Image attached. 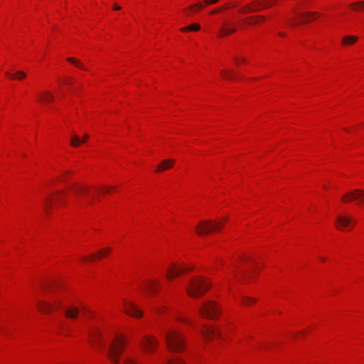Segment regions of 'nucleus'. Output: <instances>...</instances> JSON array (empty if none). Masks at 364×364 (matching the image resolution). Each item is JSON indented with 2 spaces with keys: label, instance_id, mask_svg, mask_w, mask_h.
Segmentation results:
<instances>
[{
  "label": "nucleus",
  "instance_id": "obj_1",
  "mask_svg": "<svg viewBox=\"0 0 364 364\" xmlns=\"http://www.w3.org/2000/svg\"><path fill=\"white\" fill-rule=\"evenodd\" d=\"M210 287L211 284L206 278L197 277L189 282L186 292L190 296L197 298L203 296Z\"/></svg>",
  "mask_w": 364,
  "mask_h": 364
},
{
  "label": "nucleus",
  "instance_id": "obj_2",
  "mask_svg": "<svg viewBox=\"0 0 364 364\" xmlns=\"http://www.w3.org/2000/svg\"><path fill=\"white\" fill-rule=\"evenodd\" d=\"M167 347L171 352H182L185 347L183 335L176 331L170 330L164 333Z\"/></svg>",
  "mask_w": 364,
  "mask_h": 364
},
{
  "label": "nucleus",
  "instance_id": "obj_3",
  "mask_svg": "<svg viewBox=\"0 0 364 364\" xmlns=\"http://www.w3.org/2000/svg\"><path fill=\"white\" fill-rule=\"evenodd\" d=\"M124 342L122 336H117L107 348V356L115 364H119V355L124 348Z\"/></svg>",
  "mask_w": 364,
  "mask_h": 364
},
{
  "label": "nucleus",
  "instance_id": "obj_4",
  "mask_svg": "<svg viewBox=\"0 0 364 364\" xmlns=\"http://www.w3.org/2000/svg\"><path fill=\"white\" fill-rule=\"evenodd\" d=\"M221 222L213 223L210 220H202L196 228V232L202 236L208 234L211 231H218L222 228Z\"/></svg>",
  "mask_w": 364,
  "mask_h": 364
},
{
  "label": "nucleus",
  "instance_id": "obj_5",
  "mask_svg": "<svg viewBox=\"0 0 364 364\" xmlns=\"http://www.w3.org/2000/svg\"><path fill=\"white\" fill-rule=\"evenodd\" d=\"M38 309L45 314H50L53 309H63V302L60 300L55 299L52 304L45 301H37Z\"/></svg>",
  "mask_w": 364,
  "mask_h": 364
},
{
  "label": "nucleus",
  "instance_id": "obj_6",
  "mask_svg": "<svg viewBox=\"0 0 364 364\" xmlns=\"http://www.w3.org/2000/svg\"><path fill=\"white\" fill-rule=\"evenodd\" d=\"M341 200L346 203L355 200L358 205H361L364 203V190L355 189L348 192L341 197Z\"/></svg>",
  "mask_w": 364,
  "mask_h": 364
},
{
  "label": "nucleus",
  "instance_id": "obj_7",
  "mask_svg": "<svg viewBox=\"0 0 364 364\" xmlns=\"http://www.w3.org/2000/svg\"><path fill=\"white\" fill-rule=\"evenodd\" d=\"M200 314L210 318H215L218 314L219 308L213 301L204 303L199 309Z\"/></svg>",
  "mask_w": 364,
  "mask_h": 364
},
{
  "label": "nucleus",
  "instance_id": "obj_8",
  "mask_svg": "<svg viewBox=\"0 0 364 364\" xmlns=\"http://www.w3.org/2000/svg\"><path fill=\"white\" fill-rule=\"evenodd\" d=\"M273 1L270 0L264 1V2H257V6H254L256 3L252 2L249 4L244 7L239 9L240 13H252L260 11L262 9H265L271 6L273 4Z\"/></svg>",
  "mask_w": 364,
  "mask_h": 364
},
{
  "label": "nucleus",
  "instance_id": "obj_9",
  "mask_svg": "<svg viewBox=\"0 0 364 364\" xmlns=\"http://www.w3.org/2000/svg\"><path fill=\"white\" fill-rule=\"evenodd\" d=\"M140 344L147 353H151L157 348L158 341L155 337L146 335L142 338Z\"/></svg>",
  "mask_w": 364,
  "mask_h": 364
},
{
  "label": "nucleus",
  "instance_id": "obj_10",
  "mask_svg": "<svg viewBox=\"0 0 364 364\" xmlns=\"http://www.w3.org/2000/svg\"><path fill=\"white\" fill-rule=\"evenodd\" d=\"M90 337V342L93 346H102V334L99 329L95 327H92L88 332Z\"/></svg>",
  "mask_w": 364,
  "mask_h": 364
},
{
  "label": "nucleus",
  "instance_id": "obj_11",
  "mask_svg": "<svg viewBox=\"0 0 364 364\" xmlns=\"http://www.w3.org/2000/svg\"><path fill=\"white\" fill-rule=\"evenodd\" d=\"M220 77L226 80L233 81L235 80L240 77V73L231 68H224L220 70Z\"/></svg>",
  "mask_w": 364,
  "mask_h": 364
},
{
  "label": "nucleus",
  "instance_id": "obj_12",
  "mask_svg": "<svg viewBox=\"0 0 364 364\" xmlns=\"http://www.w3.org/2000/svg\"><path fill=\"white\" fill-rule=\"evenodd\" d=\"M124 311L127 314L136 318L141 317L143 315L142 311L140 310L134 304L129 301L125 303Z\"/></svg>",
  "mask_w": 364,
  "mask_h": 364
},
{
  "label": "nucleus",
  "instance_id": "obj_13",
  "mask_svg": "<svg viewBox=\"0 0 364 364\" xmlns=\"http://www.w3.org/2000/svg\"><path fill=\"white\" fill-rule=\"evenodd\" d=\"M188 269H189L186 267H180L176 264H173L171 267L168 268L166 277L168 279L171 280L175 277L179 275L183 272L188 271Z\"/></svg>",
  "mask_w": 364,
  "mask_h": 364
},
{
  "label": "nucleus",
  "instance_id": "obj_14",
  "mask_svg": "<svg viewBox=\"0 0 364 364\" xmlns=\"http://www.w3.org/2000/svg\"><path fill=\"white\" fill-rule=\"evenodd\" d=\"M63 196H64V193H63V192H58V193H56V196H55V198L53 196H47L44 198L43 208H44L45 211L47 213H48L49 209L52 206L53 200H61L63 199Z\"/></svg>",
  "mask_w": 364,
  "mask_h": 364
},
{
  "label": "nucleus",
  "instance_id": "obj_15",
  "mask_svg": "<svg viewBox=\"0 0 364 364\" xmlns=\"http://www.w3.org/2000/svg\"><path fill=\"white\" fill-rule=\"evenodd\" d=\"M201 333L206 340H211L213 337L220 335V332L213 326H205L201 330Z\"/></svg>",
  "mask_w": 364,
  "mask_h": 364
},
{
  "label": "nucleus",
  "instance_id": "obj_16",
  "mask_svg": "<svg viewBox=\"0 0 364 364\" xmlns=\"http://www.w3.org/2000/svg\"><path fill=\"white\" fill-rule=\"evenodd\" d=\"M236 31L235 25L233 23H225L220 29L218 36L223 37L233 33Z\"/></svg>",
  "mask_w": 364,
  "mask_h": 364
},
{
  "label": "nucleus",
  "instance_id": "obj_17",
  "mask_svg": "<svg viewBox=\"0 0 364 364\" xmlns=\"http://www.w3.org/2000/svg\"><path fill=\"white\" fill-rule=\"evenodd\" d=\"M4 74L10 80H21L26 77V73L21 70L6 71Z\"/></svg>",
  "mask_w": 364,
  "mask_h": 364
},
{
  "label": "nucleus",
  "instance_id": "obj_18",
  "mask_svg": "<svg viewBox=\"0 0 364 364\" xmlns=\"http://www.w3.org/2000/svg\"><path fill=\"white\" fill-rule=\"evenodd\" d=\"M351 223V219L346 216L338 215L336 220V225L337 228L341 229V227H348Z\"/></svg>",
  "mask_w": 364,
  "mask_h": 364
},
{
  "label": "nucleus",
  "instance_id": "obj_19",
  "mask_svg": "<svg viewBox=\"0 0 364 364\" xmlns=\"http://www.w3.org/2000/svg\"><path fill=\"white\" fill-rule=\"evenodd\" d=\"M65 315L70 319H75L79 314V309L73 306H71L65 309Z\"/></svg>",
  "mask_w": 364,
  "mask_h": 364
},
{
  "label": "nucleus",
  "instance_id": "obj_20",
  "mask_svg": "<svg viewBox=\"0 0 364 364\" xmlns=\"http://www.w3.org/2000/svg\"><path fill=\"white\" fill-rule=\"evenodd\" d=\"M160 287V284L158 281L156 280H149L148 282H146L144 285V287L145 289H147L150 291H156L157 289L159 288Z\"/></svg>",
  "mask_w": 364,
  "mask_h": 364
},
{
  "label": "nucleus",
  "instance_id": "obj_21",
  "mask_svg": "<svg viewBox=\"0 0 364 364\" xmlns=\"http://www.w3.org/2000/svg\"><path fill=\"white\" fill-rule=\"evenodd\" d=\"M175 163L174 160L168 159L163 161L161 164L158 165L157 171H161L163 170H166L171 167V166Z\"/></svg>",
  "mask_w": 364,
  "mask_h": 364
},
{
  "label": "nucleus",
  "instance_id": "obj_22",
  "mask_svg": "<svg viewBox=\"0 0 364 364\" xmlns=\"http://www.w3.org/2000/svg\"><path fill=\"white\" fill-rule=\"evenodd\" d=\"M358 41V38L355 36H346L342 40V43L346 46L354 44Z\"/></svg>",
  "mask_w": 364,
  "mask_h": 364
},
{
  "label": "nucleus",
  "instance_id": "obj_23",
  "mask_svg": "<svg viewBox=\"0 0 364 364\" xmlns=\"http://www.w3.org/2000/svg\"><path fill=\"white\" fill-rule=\"evenodd\" d=\"M352 10L357 11H364V1H358L350 5Z\"/></svg>",
  "mask_w": 364,
  "mask_h": 364
},
{
  "label": "nucleus",
  "instance_id": "obj_24",
  "mask_svg": "<svg viewBox=\"0 0 364 364\" xmlns=\"http://www.w3.org/2000/svg\"><path fill=\"white\" fill-rule=\"evenodd\" d=\"M200 26L198 23H193L188 26L183 27L181 28V31L183 32H187V31H197L200 30Z\"/></svg>",
  "mask_w": 364,
  "mask_h": 364
},
{
  "label": "nucleus",
  "instance_id": "obj_25",
  "mask_svg": "<svg viewBox=\"0 0 364 364\" xmlns=\"http://www.w3.org/2000/svg\"><path fill=\"white\" fill-rule=\"evenodd\" d=\"M67 60L69 63H71L74 64L77 68H78L80 69L85 70H86V68H85L84 65L80 62V60H78L77 58L69 57V58H67Z\"/></svg>",
  "mask_w": 364,
  "mask_h": 364
},
{
  "label": "nucleus",
  "instance_id": "obj_26",
  "mask_svg": "<svg viewBox=\"0 0 364 364\" xmlns=\"http://www.w3.org/2000/svg\"><path fill=\"white\" fill-rule=\"evenodd\" d=\"M299 15L303 18V21H301V23H304L309 22L312 20V18H311V16H315V15H318V14H316V13H306V14H301Z\"/></svg>",
  "mask_w": 364,
  "mask_h": 364
},
{
  "label": "nucleus",
  "instance_id": "obj_27",
  "mask_svg": "<svg viewBox=\"0 0 364 364\" xmlns=\"http://www.w3.org/2000/svg\"><path fill=\"white\" fill-rule=\"evenodd\" d=\"M70 145L73 147H77L81 143V139H80V137L76 135V134H73L72 136V137L70 138Z\"/></svg>",
  "mask_w": 364,
  "mask_h": 364
},
{
  "label": "nucleus",
  "instance_id": "obj_28",
  "mask_svg": "<svg viewBox=\"0 0 364 364\" xmlns=\"http://www.w3.org/2000/svg\"><path fill=\"white\" fill-rule=\"evenodd\" d=\"M242 304L244 305V306H250L252 304H254L256 302V299H254V298H252V297H249V296H243L242 297Z\"/></svg>",
  "mask_w": 364,
  "mask_h": 364
},
{
  "label": "nucleus",
  "instance_id": "obj_29",
  "mask_svg": "<svg viewBox=\"0 0 364 364\" xmlns=\"http://www.w3.org/2000/svg\"><path fill=\"white\" fill-rule=\"evenodd\" d=\"M38 100L42 102H49L51 100L52 96L50 92H42V94L38 97Z\"/></svg>",
  "mask_w": 364,
  "mask_h": 364
},
{
  "label": "nucleus",
  "instance_id": "obj_30",
  "mask_svg": "<svg viewBox=\"0 0 364 364\" xmlns=\"http://www.w3.org/2000/svg\"><path fill=\"white\" fill-rule=\"evenodd\" d=\"M248 19H251L252 20V21H250V22H248L247 23L248 24H251V23H258V21L257 19H262V20H264V17L262 16H251V17H249Z\"/></svg>",
  "mask_w": 364,
  "mask_h": 364
},
{
  "label": "nucleus",
  "instance_id": "obj_31",
  "mask_svg": "<svg viewBox=\"0 0 364 364\" xmlns=\"http://www.w3.org/2000/svg\"><path fill=\"white\" fill-rule=\"evenodd\" d=\"M166 364H185V363L183 360L177 358L168 361Z\"/></svg>",
  "mask_w": 364,
  "mask_h": 364
},
{
  "label": "nucleus",
  "instance_id": "obj_32",
  "mask_svg": "<svg viewBox=\"0 0 364 364\" xmlns=\"http://www.w3.org/2000/svg\"><path fill=\"white\" fill-rule=\"evenodd\" d=\"M60 83L69 85L72 83V78L69 77H65L63 79L60 80Z\"/></svg>",
  "mask_w": 364,
  "mask_h": 364
},
{
  "label": "nucleus",
  "instance_id": "obj_33",
  "mask_svg": "<svg viewBox=\"0 0 364 364\" xmlns=\"http://www.w3.org/2000/svg\"><path fill=\"white\" fill-rule=\"evenodd\" d=\"M111 251V249L109 247L105 248L104 250H100L97 252V255L99 257H104L105 255Z\"/></svg>",
  "mask_w": 364,
  "mask_h": 364
},
{
  "label": "nucleus",
  "instance_id": "obj_34",
  "mask_svg": "<svg viewBox=\"0 0 364 364\" xmlns=\"http://www.w3.org/2000/svg\"><path fill=\"white\" fill-rule=\"evenodd\" d=\"M87 191V188L85 187H76L73 188V192L75 194H79L83 192H85Z\"/></svg>",
  "mask_w": 364,
  "mask_h": 364
},
{
  "label": "nucleus",
  "instance_id": "obj_35",
  "mask_svg": "<svg viewBox=\"0 0 364 364\" xmlns=\"http://www.w3.org/2000/svg\"><path fill=\"white\" fill-rule=\"evenodd\" d=\"M123 364H137V363L134 360L127 358L125 359Z\"/></svg>",
  "mask_w": 364,
  "mask_h": 364
},
{
  "label": "nucleus",
  "instance_id": "obj_36",
  "mask_svg": "<svg viewBox=\"0 0 364 364\" xmlns=\"http://www.w3.org/2000/svg\"><path fill=\"white\" fill-rule=\"evenodd\" d=\"M228 8V6H222L219 9H215L213 11H212L210 12V14H218L220 11H222V10H224V9H226Z\"/></svg>",
  "mask_w": 364,
  "mask_h": 364
},
{
  "label": "nucleus",
  "instance_id": "obj_37",
  "mask_svg": "<svg viewBox=\"0 0 364 364\" xmlns=\"http://www.w3.org/2000/svg\"><path fill=\"white\" fill-rule=\"evenodd\" d=\"M96 257L95 255H92L90 257H82L81 259L85 262H88Z\"/></svg>",
  "mask_w": 364,
  "mask_h": 364
},
{
  "label": "nucleus",
  "instance_id": "obj_38",
  "mask_svg": "<svg viewBox=\"0 0 364 364\" xmlns=\"http://www.w3.org/2000/svg\"><path fill=\"white\" fill-rule=\"evenodd\" d=\"M235 63L237 65L239 64V60H240L242 63H246L247 62V60L245 58H235Z\"/></svg>",
  "mask_w": 364,
  "mask_h": 364
},
{
  "label": "nucleus",
  "instance_id": "obj_39",
  "mask_svg": "<svg viewBox=\"0 0 364 364\" xmlns=\"http://www.w3.org/2000/svg\"><path fill=\"white\" fill-rule=\"evenodd\" d=\"M219 0H205V3L207 4H215Z\"/></svg>",
  "mask_w": 364,
  "mask_h": 364
},
{
  "label": "nucleus",
  "instance_id": "obj_40",
  "mask_svg": "<svg viewBox=\"0 0 364 364\" xmlns=\"http://www.w3.org/2000/svg\"><path fill=\"white\" fill-rule=\"evenodd\" d=\"M89 138V135L85 134L84 136H83V138L82 139H81V143H83V142H85Z\"/></svg>",
  "mask_w": 364,
  "mask_h": 364
},
{
  "label": "nucleus",
  "instance_id": "obj_41",
  "mask_svg": "<svg viewBox=\"0 0 364 364\" xmlns=\"http://www.w3.org/2000/svg\"><path fill=\"white\" fill-rule=\"evenodd\" d=\"M294 19H293V18H292V19H291V20H290V23H289L290 26H293V27L297 25V23H296V22H294Z\"/></svg>",
  "mask_w": 364,
  "mask_h": 364
},
{
  "label": "nucleus",
  "instance_id": "obj_42",
  "mask_svg": "<svg viewBox=\"0 0 364 364\" xmlns=\"http://www.w3.org/2000/svg\"><path fill=\"white\" fill-rule=\"evenodd\" d=\"M195 6H196L198 9H203V6L200 3H199V4H196Z\"/></svg>",
  "mask_w": 364,
  "mask_h": 364
},
{
  "label": "nucleus",
  "instance_id": "obj_43",
  "mask_svg": "<svg viewBox=\"0 0 364 364\" xmlns=\"http://www.w3.org/2000/svg\"><path fill=\"white\" fill-rule=\"evenodd\" d=\"M113 8H114V9H115V10H119V9H121V7H120V6H117V4H114V7H113Z\"/></svg>",
  "mask_w": 364,
  "mask_h": 364
},
{
  "label": "nucleus",
  "instance_id": "obj_44",
  "mask_svg": "<svg viewBox=\"0 0 364 364\" xmlns=\"http://www.w3.org/2000/svg\"><path fill=\"white\" fill-rule=\"evenodd\" d=\"M278 35L281 37H284L286 36V34L284 33H282V32H279L278 33Z\"/></svg>",
  "mask_w": 364,
  "mask_h": 364
},
{
  "label": "nucleus",
  "instance_id": "obj_45",
  "mask_svg": "<svg viewBox=\"0 0 364 364\" xmlns=\"http://www.w3.org/2000/svg\"><path fill=\"white\" fill-rule=\"evenodd\" d=\"M242 274H243L244 277H247V273H246V272H242Z\"/></svg>",
  "mask_w": 364,
  "mask_h": 364
},
{
  "label": "nucleus",
  "instance_id": "obj_46",
  "mask_svg": "<svg viewBox=\"0 0 364 364\" xmlns=\"http://www.w3.org/2000/svg\"><path fill=\"white\" fill-rule=\"evenodd\" d=\"M321 261L324 262L326 260L325 257H321Z\"/></svg>",
  "mask_w": 364,
  "mask_h": 364
},
{
  "label": "nucleus",
  "instance_id": "obj_47",
  "mask_svg": "<svg viewBox=\"0 0 364 364\" xmlns=\"http://www.w3.org/2000/svg\"><path fill=\"white\" fill-rule=\"evenodd\" d=\"M157 311H158L159 313H161V311H162V309H157Z\"/></svg>",
  "mask_w": 364,
  "mask_h": 364
}]
</instances>
